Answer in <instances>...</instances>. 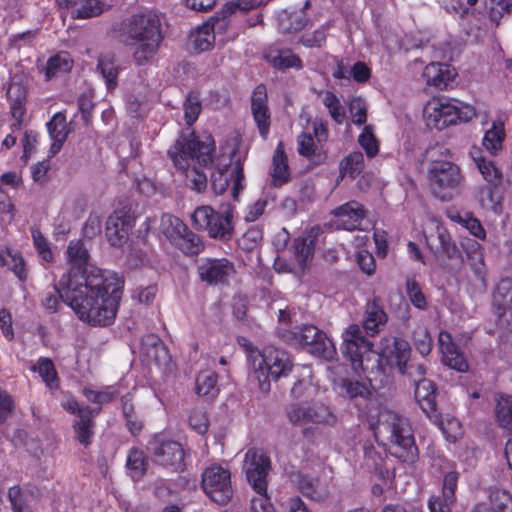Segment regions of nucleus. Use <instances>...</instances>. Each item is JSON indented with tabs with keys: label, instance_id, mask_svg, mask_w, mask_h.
Masks as SVG:
<instances>
[{
	"label": "nucleus",
	"instance_id": "1",
	"mask_svg": "<svg viewBox=\"0 0 512 512\" xmlns=\"http://www.w3.org/2000/svg\"><path fill=\"white\" fill-rule=\"evenodd\" d=\"M67 255L71 268L60 278L57 294L81 321L93 326L111 325L116 318L124 281L113 271L84 267L89 253L80 240L70 241Z\"/></svg>",
	"mask_w": 512,
	"mask_h": 512
},
{
	"label": "nucleus",
	"instance_id": "2",
	"mask_svg": "<svg viewBox=\"0 0 512 512\" xmlns=\"http://www.w3.org/2000/svg\"><path fill=\"white\" fill-rule=\"evenodd\" d=\"M215 145L210 137L199 141L194 132L180 135L169 148L168 155L178 172L185 176L186 185L202 192L207 187V177L196 167V163L207 166L212 163Z\"/></svg>",
	"mask_w": 512,
	"mask_h": 512
},
{
	"label": "nucleus",
	"instance_id": "3",
	"mask_svg": "<svg viewBox=\"0 0 512 512\" xmlns=\"http://www.w3.org/2000/svg\"><path fill=\"white\" fill-rule=\"evenodd\" d=\"M120 35L127 45H136L132 58L136 65L147 64L158 52L164 39L158 14L147 11L131 15L122 21Z\"/></svg>",
	"mask_w": 512,
	"mask_h": 512
},
{
	"label": "nucleus",
	"instance_id": "4",
	"mask_svg": "<svg viewBox=\"0 0 512 512\" xmlns=\"http://www.w3.org/2000/svg\"><path fill=\"white\" fill-rule=\"evenodd\" d=\"M376 440L389 453L403 462H414L418 455L413 432L408 421L398 413L382 409L374 427Z\"/></svg>",
	"mask_w": 512,
	"mask_h": 512
},
{
	"label": "nucleus",
	"instance_id": "5",
	"mask_svg": "<svg viewBox=\"0 0 512 512\" xmlns=\"http://www.w3.org/2000/svg\"><path fill=\"white\" fill-rule=\"evenodd\" d=\"M252 371L250 381L259 391L267 395L271 390V381L287 377L293 371V363L287 352L276 347H266L251 354Z\"/></svg>",
	"mask_w": 512,
	"mask_h": 512
},
{
	"label": "nucleus",
	"instance_id": "6",
	"mask_svg": "<svg viewBox=\"0 0 512 512\" xmlns=\"http://www.w3.org/2000/svg\"><path fill=\"white\" fill-rule=\"evenodd\" d=\"M423 116L428 127L442 130L449 125L469 121L475 116V110L457 100L433 98L426 103Z\"/></svg>",
	"mask_w": 512,
	"mask_h": 512
},
{
	"label": "nucleus",
	"instance_id": "7",
	"mask_svg": "<svg viewBox=\"0 0 512 512\" xmlns=\"http://www.w3.org/2000/svg\"><path fill=\"white\" fill-rule=\"evenodd\" d=\"M195 229L205 231L214 239L229 240L233 234V208L223 206L219 212L209 205L197 207L191 215Z\"/></svg>",
	"mask_w": 512,
	"mask_h": 512
},
{
	"label": "nucleus",
	"instance_id": "8",
	"mask_svg": "<svg viewBox=\"0 0 512 512\" xmlns=\"http://www.w3.org/2000/svg\"><path fill=\"white\" fill-rule=\"evenodd\" d=\"M460 168L450 161H432L428 168V179L435 195L442 200L449 199L452 191L462 181Z\"/></svg>",
	"mask_w": 512,
	"mask_h": 512
},
{
	"label": "nucleus",
	"instance_id": "9",
	"mask_svg": "<svg viewBox=\"0 0 512 512\" xmlns=\"http://www.w3.org/2000/svg\"><path fill=\"white\" fill-rule=\"evenodd\" d=\"M202 487L207 496L219 505H225L232 499L230 471L219 464H211L203 471Z\"/></svg>",
	"mask_w": 512,
	"mask_h": 512
},
{
	"label": "nucleus",
	"instance_id": "10",
	"mask_svg": "<svg viewBox=\"0 0 512 512\" xmlns=\"http://www.w3.org/2000/svg\"><path fill=\"white\" fill-rule=\"evenodd\" d=\"M291 340L296 344L307 346L308 351L327 361L337 358V350L333 341L313 325H304L292 332Z\"/></svg>",
	"mask_w": 512,
	"mask_h": 512
},
{
	"label": "nucleus",
	"instance_id": "11",
	"mask_svg": "<svg viewBox=\"0 0 512 512\" xmlns=\"http://www.w3.org/2000/svg\"><path fill=\"white\" fill-rule=\"evenodd\" d=\"M342 348L344 354L350 359L354 369L365 370L364 362L369 360L372 352V343L362 334L357 324H350L342 332Z\"/></svg>",
	"mask_w": 512,
	"mask_h": 512
},
{
	"label": "nucleus",
	"instance_id": "12",
	"mask_svg": "<svg viewBox=\"0 0 512 512\" xmlns=\"http://www.w3.org/2000/svg\"><path fill=\"white\" fill-rule=\"evenodd\" d=\"M492 304L503 335L512 340V278L507 277L498 282L493 291Z\"/></svg>",
	"mask_w": 512,
	"mask_h": 512
},
{
	"label": "nucleus",
	"instance_id": "13",
	"mask_svg": "<svg viewBox=\"0 0 512 512\" xmlns=\"http://www.w3.org/2000/svg\"><path fill=\"white\" fill-rule=\"evenodd\" d=\"M232 181V196L238 200L240 192L244 188L243 169L239 163L235 164H218L217 168L211 175V186L216 194H223L229 183Z\"/></svg>",
	"mask_w": 512,
	"mask_h": 512
},
{
	"label": "nucleus",
	"instance_id": "14",
	"mask_svg": "<svg viewBox=\"0 0 512 512\" xmlns=\"http://www.w3.org/2000/svg\"><path fill=\"white\" fill-rule=\"evenodd\" d=\"M198 275L209 285L228 283L235 274L233 262L227 258H202L197 267Z\"/></svg>",
	"mask_w": 512,
	"mask_h": 512
},
{
	"label": "nucleus",
	"instance_id": "15",
	"mask_svg": "<svg viewBox=\"0 0 512 512\" xmlns=\"http://www.w3.org/2000/svg\"><path fill=\"white\" fill-rule=\"evenodd\" d=\"M270 470V459L262 451L249 449L245 455V471L248 482L255 491L267 490V475Z\"/></svg>",
	"mask_w": 512,
	"mask_h": 512
},
{
	"label": "nucleus",
	"instance_id": "16",
	"mask_svg": "<svg viewBox=\"0 0 512 512\" xmlns=\"http://www.w3.org/2000/svg\"><path fill=\"white\" fill-rule=\"evenodd\" d=\"M410 353V345L406 340L388 336L381 339L377 355L385 359L390 366L396 367L400 373H405Z\"/></svg>",
	"mask_w": 512,
	"mask_h": 512
},
{
	"label": "nucleus",
	"instance_id": "17",
	"mask_svg": "<svg viewBox=\"0 0 512 512\" xmlns=\"http://www.w3.org/2000/svg\"><path fill=\"white\" fill-rule=\"evenodd\" d=\"M151 450L155 462L159 465L175 472L183 470L184 450L178 442L155 441L152 443Z\"/></svg>",
	"mask_w": 512,
	"mask_h": 512
},
{
	"label": "nucleus",
	"instance_id": "18",
	"mask_svg": "<svg viewBox=\"0 0 512 512\" xmlns=\"http://www.w3.org/2000/svg\"><path fill=\"white\" fill-rule=\"evenodd\" d=\"M227 25L228 22L224 18L215 17L210 22L197 27L189 37L192 48L199 53L209 50L215 41V34L224 31Z\"/></svg>",
	"mask_w": 512,
	"mask_h": 512
},
{
	"label": "nucleus",
	"instance_id": "19",
	"mask_svg": "<svg viewBox=\"0 0 512 512\" xmlns=\"http://www.w3.org/2000/svg\"><path fill=\"white\" fill-rule=\"evenodd\" d=\"M134 218L128 211L121 209L114 211L106 221V236L113 246H121L128 238L129 230Z\"/></svg>",
	"mask_w": 512,
	"mask_h": 512
},
{
	"label": "nucleus",
	"instance_id": "20",
	"mask_svg": "<svg viewBox=\"0 0 512 512\" xmlns=\"http://www.w3.org/2000/svg\"><path fill=\"white\" fill-rule=\"evenodd\" d=\"M312 256V248L306 239L299 238L294 244V263H288L285 259L277 257L274 261V269L279 273H302L307 262Z\"/></svg>",
	"mask_w": 512,
	"mask_h": 512
},
{
	"label": "nucleus",
	"instance_id": "21",
	"mask_svg": "<svg viewBox=\"0 0 512 512\" xmlns=\"http://www.w3.org/2000/svg\"><path fill=\"white\" fill-rule=\"evenodd\" d=\"M251 110L261 137L266 139L270 129V111L267 105V91L264 85H258L254 89L251 99Z\"/></svg>",
	"mask_w": 512,
	"mask_h": 512
},
{
	"label": "nucleus",
	"instance_id": "22",
	"mask_svg": "<svg viewBox=\"0 0 512 512\" xmlns=\"http://www.w3.org/2000/svg\"><path fill=\"white\" fill-rule=\"evenodd\" d=\"M335 225L338 229L355 230L360 228L366 216L363 205L357 201H350L334 210Z\"/></svg>",
	"mask_w": 512,
	"mask_h": 512
},
{
	"label": "nucleus",
	"instance_id": "23",
	"mask_svg": "<svg viewBox=\"0 0 512 512\" xmlns=\"http://www.w3.org/2000/svg\"><path fill=\"white\" fill-rule=\"evenodd\" d=\"M426 244L435 256L454 258L458 254V248L452 240L447 229L439 224L435 225V232L425 235Z\"/></svg>",
	"mask_w": 512,
	"mask_h": 512
},
{
	"label": "nucleus",
	"instance_id": "24",
	"mask_svg": "<svg viewBox=\"0 0 512 512\" xmlns=\"http://www.w3.org/2000/svg\"><path fill=\"white\" fill-rule=\"evenodd\" d=\"M457 482L458 474L456 472H449L445 475L442 494L431 497L428 502L430 512H451V508L456 501Z\"/></svg>",
	"mask_w": 512,
	"mask_h": 512
},
{
	"label": "nucleus",
	"instance_id": "25",
	"mask_svg": "<svg viewBox=\"0 0 512 512\" xmlns=\"http://www.w3.org/2000/svg\"><path fill=\"white\" fill-rule=\"evenodd\" d=\"M439 346L442 352V360L445 365L458 372H466L468 370L469 366L466 359L452 342V337L448 332H440Z\"/></svg>",
	"mask_w": 512,
	"mask_h": 512
},
{
	"label": "nucleus",
	"instance_id": "26",
	"mask_svg": "<svg viewBox=\"0 0 512 512\" xmlns=\"http://www.w3.org/2000/svg\"><path fill=\"white\" fill-rule=\"evenodd\" d=\"M439 346L442 352V360L445 365L458 372H466L468 370L469 366L466 359L452 342V337L448 332H440Z\"/></svg>",
	"mask_w": 512,
	"mask_h": 512
},
{
	"label": "nucleus",
	"instance_id": "27",
	"mask_svg": "<svg viewBox=\"0 0 512 512\" xmlns=\"http://www.w3.org/2000/svg\"><path fill=\"white\" fill-rule=\"evenodd\" d=\"M474 198L482 209L495 214L501 213L503 201L501 185H478L474 191Z\"/></svg>",
	"mask_w": 512,
	"mask_h": 512
},
{
	"label": "nucleus",
	"instance_id": "28",
	"mask_svg": "<svg viewBox=\"0 0 512 512\" xmlns=\"http://www.w3.org/2000/svg\"><path fill=\"white\" fill-rule=\"evenodd\" d=\"M121 71L113 52L101 53L98 57L96 72L103 79L107 91H114L118 86V75Z\"/></svg>",
	"mask_w": 512,
	"mask_h": 512
},
{
	"label": "nucleus",
	"instance_id": "29",
	"mask_svg": "<svg viewBox=\"0 0 512 512\" xmlns=\"http://www.w3.org/2000/svg\"><path fill=\"white\" fill-rule=\"evenodd\" d=\"M141 351L149 363H155L157 366H165L170 361L168 349L160 338L154 334L143 338Z\"/></svg>",
	"mask_w": 512,
	"mask_h": 512
},
{
	"label": "nucleus",
	"instance_id": "30",
	"mask_svg": "<svg viewBox=\"0 0 512 512\" xmlns=\"http://www.w3.org/2000/svg\"><path fill=\"white\" fill-rule=\"evenodd\" d=\"M47 130L52 140L49 153L50 156H54L61 150L71 131L65 115L61 112L56 113L47 123Z\"/></svg>",
	"mask_w": 512,
	"mask_h": 512
},
{
	"label": "nucleus",
	"instance_id": "31",
	"mask_svg": "<svg viewBox=\"0 0 512 512\" xmlns=\"http://www.w3.org/2000/svg\"><path fill=\"white\" fill-rule=\"evenodd\" d=\"M472 512H512V496L507 490H493L488 501L474 506Z\"/></svg>",
	"mask_w": 512,
	"mask_h": 512
},
{
	"label": "nucleus",
	"instance_id": "32",
	"mask_svg": "<svg viewBox=\"0 0 512 512\" xmlns=\"http://www.w3.org/2000/svg\"><path fill=\"white\" fill-rule=\"evenodd\" d=\"M472 161L481 174L484 184L501 185L503 181V173L496 164L484 157L479 150L470 153Z\"/></svg>",
	"mask_w": 512,
	"mask_h": 512
},
{
	"label": "nucleus",
	"instance_id": "33",
	"mask_svg": "<svg viewBox=\"0 0 512 512\" xmlns=\"http://www.w3.org/2000/svg\"><path fill=\"white\" fill-rule=\"evenodd\" d=\"M270 176L271 184L274 187H280L287 183L290 179L288 160L282 142H279L275 149L272 158V169L270 172Z\"/></svg>",
	"mask_w": 512,
	"mask_h": 512
},
{
	"label": "nucleus",
	"instance_id": "34",
	"mask_svg": "<svg viewBox=\"0 0 512 512\" xmlns=\"http://www.w3.org/2000/svg\"><path fill=\"white\" fill-rule=\"evenodd\" d=\"M436 388L434 383L428 379H421L416 382L415 400L420 408L429 417L436 412Z\"/></svg>",
	"mask_w": 512,
	"mask_h": 512
},
{
	"label": "nucleus",
	"instance_id": "35",
	"mask_svg": "<svg viewBox=\"0 0 512 512\" xmlns=\"http://www.w3.org/2000/svg\"><path fill=\"white\" fill-rule=\"evenodd\" d=\"M98 410H92L90 407L86 406L84 410L80 412V418L74 421L73 430L75 439L84 446H88L91 443V440L94 435L93 427V413H98Z\"/></svg>",
	"mask_w": 512,
	"mask_h": 512
},
{
	"label": "nucleus",
	"instance_id": "36",
	"mask_svg": "<svg viewBox=\"0 0 512 512\" xmlns=\"http://www.w3.org/2000/svg\"><path fill=\"white\" fill-rule=\"evenodd\" d=\"M0 266L7 267L21 282H24L27 279V265L19 250L10 247H6L4 250H1Z\"/></svg>",
	"mask_w": 512,
	"mask_h": 512
},
{
	"label": "nucleus",
	"instance_id": "37",
	"mask_svg": "<svg viewBox=\"0 0 512 512\" xmlns=\"http://www.w3.org/2000/svg\"><path fill=\"white\" fill-rule=\"evenodd\" d=\"M455 75V71L449 65L441 63H430L423 71L426 83L438 88L447 87Z\"/></svg>",
	"mask_w": 512,
	"mask_h": 512
},
{
	"label": "nucleus",
	"instance_id": "38",
	"mask_svg": "<svg viewBox=\"0 0 512 512\" xmlns=\"http://www.w3.org/2000/svg\"><path fill=\"white\" fill-rule=\"evenodd\" d=\"M308 19L304 10H282L277 14L278 29L283 34L296 33L307 25Z\"/></svg>",
	"mask_w": 512,
	"mask_h": 512
},
{
	"label": "nucleus",
	"instance_id": "39",
	"mask_svg": "<svg viewBox=\"0 0 512 512\" xmlns=\"http://www.w3.org/2000/svg\"><path fill=\"white\" fill-rule=\"evenodd\" d=\"M505 139V125L501 120L492 122L491 127L485 132L482 144L487 152L496 156L503 148Z\"/></svg>",
	"mask_w": 512,
	"mask_h": 512
},
{
	"label": "nucleus",
	"instance_id": "40",
	"mask_svg": "<svg viewBox=\"0 0 512 512\" xmlns=\"http://www.w3.org/2000/svg\"><path fill=\"white\" fill-rule=\"evenodd\" d=\"M266 59L275 68L284 70L288 68L302 69L301 59L290 49L270 50Z\"/></svg>",
	"mask_w": 512,
	"mask_h": 512
},
{
	"label": "nucleus",
	"instance_id": "41",
	"mask_svg": "<svg viewBox=\"0 0 512 512\" xmlns=\"http://www.w3.org/2000/svg\"><path fill=\"white\" fill-rule=\"evenodd\" d=\"M387 321L384 310L376 303H368L365 316L363 319V326L367 334L374 336L377 334L382 326Z\"/></svg>",
	"mask_w": 512,
	"mask_h": 512
},
{
	"label": "nucleus",
	"instance_id": "42",
	"mask_svg": "<svg viewBox=\"0 0 512 512\" xmlns=\"http://www.w3.org/2000/svg\"><path fill=\"white\" fill-rule=\"evenodd\" d=\"M308 423L331 425L336 422V418L330 408L321 402H306Z\"/></svg>",
	"mask_w": 512,
	"mask_h": 512
},
{
	"label": "nucleus",
	"instance_id": "43",
	"mask_svg": "<svg viewBox=\"0 0 512 512\" xmlns=\"http://www.w3.org/2000/svg\"><path fill=\"white\" fill-rule=\"evenodd\" d=\"M172 245L186 255H197L204 249V243L201 238L188 227H186V231L181 233Z\"/></svg>",
	"mask_w": 512,
	"mask_h": 512
},
{
	"label": "nucleus",
	"instance_id": "44",
	"mask_svg": "<svg viewBox=\"0 0 512 512\" xmlns=\"http://www.w3.org/2000/svg\"><path fill=\"white\" fill-rule=\"evenodd\" d=\"M73 67V60L69 53L60 52L52 57H50L47 61L45 68V76L46 80H50L51 78L58 76L60 74H64L69 72Z\"/></svg>",
	"mask_w": 512,
	"mask_h": 512
},
{
	"label": "nucleus",
	"instance_id": "45",
	"mask_svg": "<svg viewBox=\"0 0 512 512\" xmlns=\"http://www.w3.org/2000/svg\"><path fill=\"white\" fill-rule=\"evenodd\" d=\"M110 8L111 5L102 0H82L71 14L75 19H89L101 15Z\"/></svg>",
	"mask_w": 512,
	"mask_h": 512
},
{
	"label": "nucleus",
	"instance_id": "46",
	"mask_svg": "<svg viewBox=\"0 0 512 512\" xmlns=\"http://www.w3.org/2000/svg\"><path fill=\"white\" fill-rule=\"evenodd\" d=\"M126 467L133 480L137 481L141 479L145 475L148 467V459L144 452L137 448L130 449L127 456Z\"/></svg>",
	"mask_w": 512,
	"mask_h": 512
},
{
	"label": "nucleus",
	"instance_id": "47",
	"mask_svg": "<svg viewBox=\"0 0 512 512\" xmlns=\"http://www.w3.org/2000/svg\"><path fill=\"white\" fill-rule=\"evenodd\" d=\"M187 225L178 217L164 214L160 220V232L170 241L171 244L181 233L186 231Z\"/></svg>",
	"mask_w": 512,
	"mask_h": 512
},
{
	"label": "nucleus",
	"instance_id": "48",
	"mask_svg": "<svg viewBox=\"0 0 512 512\" xmlns=\"http://www.w3.org/2000/svg\"><path fill=\"white\" fill-rule=\"evenodd\" d=\"M323 105L328 109L331 118L337 124H343L346 119V111L340 99L331 91L320 92Z\"/></svg>",
	"mask_w": 512,
	"mask_h": 512
},
{
	"label": "nucleus",
	"instance_id": "49",
	"mask_svg": "<svg viewBox=\"0 0 512 512\" xmlns=\"http://www.w3.org/2000/svg\"><path fill=\"white\" fill-rule=\"evenodd\" d=\"M495 415L498 424L507 429H512V396L500 395L496 399Z\"/></svg>",
	"mask_w": 512,
	"mask_h": 512
},
{
	"label": "nucleus",
	"instance_id": "50",
	"mask_svg": "<svg viewBox=\"0 0 512 512\" xmlns=\"http://www.w3.org/2000/svg\"><path fill=\"white\" fill-rule=\"evenodd\" d=\"M364 168V157L359 151L352 152L346 156L340 163V176L346 175L355 178Z\"/></svg>",
	"mask_w": 512,
	"mask_h": 512
},
{
	"label": "nucleus",
	"instance_id": "51",
	"mask_svg": "<svg viewBox=\"0 0 512 512\" xmlns=\"http://www.w3.org/2000/svg\"><path fill=\"white\" fill-rule=\"evenodd\" d=\"M217 375L212 371H203L196 378V392L200 396L213 397L217 394Z\"/></svg>",
	"mask_w": 512,
	"mask_h": 512
},
{
	"label": "nucleus",
	"instance_id": "52",
	"mask_svg": "<svg viewBox=\"0 0 512 512\" xmlns=\"http://www.w3.org/2000/svg\"><path fill=\"white\" fill-rule=\"evenodd\" d=\"M306 402H296L288 405L285 410L286 417L292 426L306 428L308 423Z\"/></svg>",
	"mask_w": 512,
	"mask_h": 512
},
{
	"label": "nucleus",
	"instance_id": "53",
	"mask_svg": "<svg viewBox=\"0 0 512 512\" xmlns=\"http://www.w3.org/2000/svg\"><path fill=\"white\" fill-rule=\"evenodd\" d=\"M183 109L186 123L191 126L198 119L202 109L199 96L189 93L183 103Z\"/></svg>",
	"mask_w": 512,
	"mask_h": 512
},
{
	"label": "nucleus",
	"instance_id": "54",
	"mask_svg": "<svg viewBox=\"0 0 512 512\" xmlns=\"http://www.w3.org/2000/svg\"><path fill=\"white\" fill-rule=\"evenodd\" d=\"M34 370L38 371L42 380L50 388L57 386V374L53 362L50 359H40Z\"/></svg>",
	"mask_w": 512,
	"mask_h": 512
},
{
	"label": "nucleus",
	"instance_id": "55",
	"mask_svg": "<svg viewBox=\"0 0 512 512\" xmlns=\"http://www.w3.org/2000/svg\"><path fill=\"white\" fill-rule=\"evenodd\" d=\"M340 394L350 399L356 397L365 398L370 394L368 386L359 381L344 380L341 385Z\"/></svg>",
	"mask_w": 512,
	"mask_h": 512
},
{
	"label": "nucleus",
	"instance_id": "56",
	"mask_svg": "<svg viewBox=\"0 0 512 512\" xmlns=\"http://www.w3.org/2000/svg\"><path fill=\"white\" fill-rule=\"evenodd\" d=\"M414 345L417 351L426 356L432 349V338L428 329L424 326H418L413 333Z\"/></svg>",
	"mask_w": 512,
	"mask_h": 512
},
{
	"label": "nucleus",
	"instance_id": "57",
	"mask_svg": "<svg viewBox=\"0 0 512 512\" xmlns=\"http://www.w3.org/2000/svg\"><path fill=\"white\" fill-rule=\"evenodd\" d=\"M7 496L12 512H31L25 495L19 486L10 487Z\"/></svg>",
	"mask_w": 512,
	"mask_h": 512
},
{
	"label": "nucleus",
	"instance_id": "58",
	"mask_svg": "<svg viewBox=\"0 0 512 512\" xmlns=\"http://www.w3.org/2000/svg\"><path fill=\"white\" fill-rule=\"evenodd\" d=\"M33 244L42 260L50 262L53 258L49 242L43 236L39 229L33 228L31 230Z\"/></svg>",
	"mask_w": 512,
	"mask_h": 512
},
{
	"label": "nucleus",
	"instance_id": "59",
	"mask_svg": "<svg viewBox=\"0 0 512 512\" xmlns=\"http://www.w3.org/2000/svg\"><path fill=\"white\" fill-rule=\"evenodd\" d=\"M358 142L365 150L368 157H374L379 151L378 142L372 132L371 126H366L359 135Z\"/></svg>",
	"mask_w": 512,
	"mask_h": 512
},
{
	"label": "nucleus",
	"instance_id": "60",
	"mask_svg": "<svg viewBox=\"0 0 512 512\" xmlns=\"http://www.w3.org/2000/svg\"><path fill=\"white\" fill-rule=\"evenodd\" d=\"M264 0H236L228 2L223 10L221 11V14L223 15L222 18L226 20V17L237 10L241 11H249L251 9L257 8L263 4Z\"/></svg>",
	"mask_w": 512,
	"mask_h": 512
},
{
	"label": "nucleus",
	"instance_id": "61",
	"mask_svg": "<svg viewBox=\"0 0 512 512\" xmlns=\"http://www.w3.org/2000/svg\"><path fill=\"white\" fill-rule=\"evenodd\" d=\"M406 292L411 303L418 309L424 310L427 307L426 297L422 293L419 284L414 279L406 282Z\"/></svg>",
	"mask_w": 512,
	"mask_h": 512
},
{
	"label": "nucleus",
	"instance_id": "62",
	"mask_svg": "<svg viewBox=\"0 0 512 512\" xmlns=\"http://www.w3.org/2000/svg\"><path fill=\"white\" fill-rule=\"evenodd\" d=\"M263 232L262 229L258 226H252L246 230V232L239 239V245L244 250H252L255 248L262 240Z\"/></svg>",
	"mask_w": 512,
	"mask_h": 512
},
{
	"label": "nucleus",
	"instance_id": "63",
	"mask_svg": "<svg viewBox=\"0 0 512 512\" xmlns=\"http://www.w3.org/2000/svg\"><path fill=\"white\" fill-rule=\"evenodd\" d=\"M477 249L469 254V265L476 278L485 286V266L483 261V253L479 249V244L475 243Z\"/></svg>",
	"mask_w": 512,
	"mask_h": 512
},
{
	"label": "nucleus",
	"instance_id": "64",
	"mask_svg": "<svg viewBox=\"0 0 512 512\" xmlns=\"http://www.w3.org/2000/svg\"><path fill=\"white\" fill-rule=\"evenodd\" d=\"M349 112L352 122L356 125H362L366 122V105L361 98H353L349 103Z\"/></svg>",
	"mask_w": 512,
	"mask_h": 512
}]
</instances>
